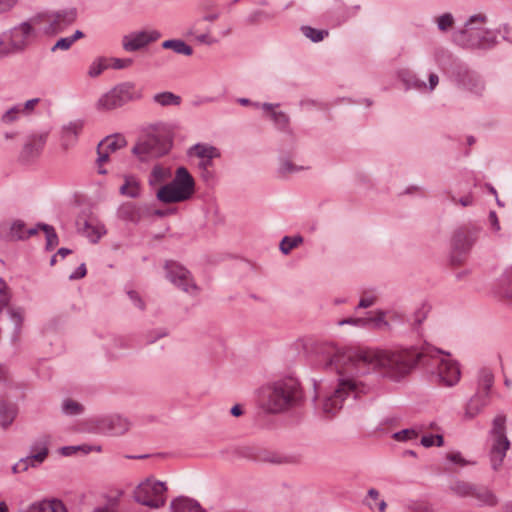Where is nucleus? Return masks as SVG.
<instances>
[{"label":"nucleus","mask_w":512,"mask_h":512,"mask_svg":"<svg viewBox=\"0 0 512 512\" xmlns=\"http://www.w3.org/2000/svg\"><path fill=\"white\" fill-rule=\"evenodd\" d=\"M97 153H98L97 163L99 165L98 172L100 174H105L106 170L102 169L101 165L108 160L110 151L106 150V149H100V143H99L98 147H97Z\"/></svg>","instance_id":"nucleus-50"},{"label":"nucleus","mask_w":512,"mask_h":512,"mask_svg":"<svg viewBox=\"0 0 512 512\" xmlns=\"http://www.w3.org/2000/svg\"><path fill=\"white\" fill-rule=\"evenodd\" d=\"M78 16L75 7L60 10H47L33 16V22L37 23L39 31L46 36H56L73 25Z\"/></svg>","instance_id":"nucleus-6"},{"label":"nucleus","mask_w":512,"mask_h":512,"mask_svg":"<svg viewBox=\"0 0 512 512\" xmlns=\"http://www.w3.org/2000/svg\"><path fill=\"white\" fill-rule=\"evenodd\" d=\"M43 453L29 454L26 457L20 459V465H22V471H26L29 467H37L43 463Z\"/></svg>","instance_id":"nucleus-38"},{"label":"nucleus","mask_w":512,"mask_h":512,"mask_svg":"<svg viewBox=\"0 0 512 512\" xmlns=\"http://www.w3.org/2000/svg\"><path fill=\"white\" fill-rule=\"evenodd\" d=\"M73 45L70 37H64V38H60L59 40L56 41V43L51 47V51L52 52H55L57 50H63V51H66V50H69L71 48V46Z\"/></svg>","instance_id":"nucleus-49"},{"label":"nucleus","mask_w":512,"mask_h":512,"mask_svg":"<svg viewBox=\"0 0 512 512\" xmlns=\"http://www.w3.org/2000/svg\"><path fill=\"white\" fill-rule=\"evenodd\" d=\"M502 283L508 286L509 290L507 291V295L512 298V267L506 270L502 275Z\"/></svg>","instance_id":"nucleus-54"},{"label":"nucleus","mask_w":512,"mask_h":512,"mask_svg":"<svg viewBox=\"0 0 512 512\" xmlns=\"http://www.w3.org/2000/svg\"><path fill=\"white\" fill-rule=\"evenodd\" d=\"M345 324H351V325H356V326H366L368 325V320H366L365 318H347V319H343L341 321H339V325H345Z\"/></svg>","instance_id":"nucleus-58"},{"label":"nucleus","mask_w":512,"mask_h":512,"mask_svg":"<svg viewBox=\"0 0 512 512\" xmlns=\"http://www.w3.org/2000/svg\"><path fill=\"white\" fill-rule=\"evenodd\" d=\"M126 430V420L120 416H111L97 419L93 422L90 431L97 434H122Z\"/></svg>","instance_id":"nucleus-16"},{"label":"nucleus","mask_w":512,"mask_h":512,"mask_svg":"<svg viewBox=\"0 0 512 512\" xmlns=\"http://www.w3.org/2000/svg\"><path fill=\"white\" fill-rule=\"evenodd\" d=\"M332 364L341 373L365 375L370 371H378L382 376L399 380L406 376L417 364L421 353L414 349L403 350H361L342 351Z\"/></svg>","instance_id":"nucleus-1"},{"label":"nucleus","mask_w":512,"mask_h":512,"mask_svg":"<svg viewBox=\"0 0 512 512\" xmlns=\"http://www.w3.org/2000/svg\"><path fill=\"white\" fill-rule=\"evenodd\" d=\"M160 37V32L154 29L131 32L130 51L142 50L150 43L157 41Z\"/></svg>","instance_id":"nucleus-19"},{"label":"nucleus","mask_w":512,"mask_h":512,"mask_svg":"<svg viewBox=\"0 0 512 512\" xmlns=\"http://www.w3.org/2000/svg\"><path fill=\"white\" fill-rule=\"evenodd\" d=\"M130 302L140 310L144 309V303L141 298L134 291H130Z\"/></svg>","instance_id":"nucleus-62"},{"label":"nucleus","mask_w":512,"mask_h":512,"mask_svg":"<svg viewBox=\"0 0 512 512\" xmlns=\"http://www.w3.org/2000/svg\"><path fill=\"white\" fill-rule=\"evenodd\" d=\"M11 44V41L8 39L7 31L4 30L0 33V60L17 55Z\"/></svg>","instance_id":"nucleus-35"},{"label":"nucleus","mask_w":512,"mask_h":512,"mask_svg":"<svg viewBox=\"0 0 512 512\" xmlns=\"http://www.w3.org/2000/svg\"><path fill=\"white\" fill-rule=\"evenodd\" d=\"M464 85L467 86L471 92L477 95L482 94L484 90V84L482 80L476 75H470L468 77V82L464 83Z\"/></svg>","instance_id":"nucleus-43"},{"label":"nucleus","mask_w":512,"mask_h":512,"mask_svg":"<svg viewBox=\"0 0 512 512\" xmlns=\"http://www.w3.org/2000/svg\"><path fill=\"white\" fill-rule=\"evenodd\" d=\"M299 382L292 377L282 378L262 387L260 401L264 410L277 414L285 412L302 401Z\"/></svg>","instance_id":"nucleus-3"},{"label":"nucleus","mask_w":512,"mask_h":512,"mask_svg":"<svg viewBox=\"0 0 512 512\" xmlns=\"http://www.w3.org/2000/svg\"><path fill=\"white\" fill-rule=\"evenodd\" d=\"M506 422V415L504 413H498L493 418L492 427L489 431V435L492 439L489 459L494 471L500 470L506 457V453L510 448V441L506 435Z\"/></svg>","instance_id":"nucleus-8"},{"label":"nucleus","mask_w":512,"mask_h":512,"mask_svg":"<svg viewBox=\"0 0 512 512\" xmlns=\"http://www.w3.org/2000/svg\"><path fill=\"white\" fill-rule=\"evenodd\" d=\"M17 4L18 0H0V15L10 12Z\"/></svg>","instance_id":"nucleus-55"},{"label":"nucleus","mask_w":512,"mask_h":512,"mask_svg":"<svg viewBox=\"0 0 512 512\" xmlns=\"http://www.w3.org/2000/svg\"><path fill=\"white\" fill-rule=\"evenodd\" d=\"M368 324L373 323L374 327L377 329H388L389 323L385 320V313L383 311H378L375 317L368 318Z\"/></svg>","instance_id":"nucleus-44"},{"label":"nucleus","mask_w":512,"mask_h":512,"mask_svg":"<svg viewBox=\"0 0 512 512\" xmlns=\"http://www.w3.org/2000/svg\"><path fill=\"white\" fill-rule=\"evenodd\" d=\"M303 241L301 236H285L280 243V250L283 254H288L293 248L297 247Z\"/></svg>","instance_id":"nucleus-41"},{"label":"nucleus","mask_w":512,"mask_h":512,"mask_svg":"<svg viewBox=\"0 0 512 512\" xmlns=\"http://www.w3.org/2000/svg\"><path fill=\"white\" fill-rule=\"evenodd\" d=\"M133 498L137 503L150 509H159L167 500L166 483L149 477L136 486Z\"/></svg>","instance_id":"nucleus-9"},{"label":"nucleus","mask_w":512,"mask_h":512,"mask_svg":"<svg viewBox=\"0 0 512 512\" xmlns=\"http://www.w3.org/2000/svg\"><path fill=\"white\" fill-rule=\"evenodd\" d=\"M195 182L185 167L176 170L175 178L159 188L157 199L165 204L188 200L194 193Z\"/></svg>","instance_id":"nucleus-7"},{"label":"nucleus","mask_w":512,"mask_h":512,"mask_svg":"<svg viewBox=\"0 0 512 512\" xmlns=\"http://www.w3.org/2000/svg\"><path fill=\"white\" fill-rule=\"evenodd\" d=\"M271 117L279 129L284 130L287 128L289 124V117L284 112L273 111L271 113Z\"/></svg>","instance_id":"nucleus-45"},{"label":"nucleus","mask_w":512,"mask_h":512,"mask_svg":"<svg viewBox=\"0 0 512 512\" xmlns=\"http://www.w3.org/2000/svg\"><path fill=\"white\" fill-rule=\"evenodd\" d=\"M47 137V132L34 133L27 136L20 152V160L24 163H30L38 158L44 149Z\"/></svg>","instance_id":"nucleus-14"},{"label":"nucleus","mask_w":512,"mask_h":512,"mask_svg":"<svg viewBox=\"0 0 512 512\" xmlns=\"http://www.w3.org/2000/svg\"><path fill=\"white\" fill-rule=\"evenodd\" d=\"M106 57H98L89 66L88 75L91 78L98 77L104 70L107 69Z\"/></svg>","instance_id":"nucleus-39"},{"label":"nucleus","mask_w":512,"mask_h":512,"mask_svg":"<svg viewBox=\"0 0 512 512\" xmlns=\"http://www.w3.org/2000/svg\"><path fill=\"white\" fill-rule=\"evenodd\" d=\"M83 128L81 121L70 122L68 125L63 127V138L74 141L80 130Z\"/></svg>","instance_id":"nucleus-37"},{"label":"nucleus","mask_w":512,"mask_h":512,"mask_svg":"<svg viewBox=\"0 0 512 512\" xmlns=\"http://www.w3.org/2000/svg\"><path fill=\"white\" fill-rule=\"evenodd\" d=\"M17 409L13 404L0 401V426L7 429L14 421Z\"/></svg>","instance_id":"nucleus-24"},{"label":"nucleus","mask_w":512,"mask_h":512,"mask_svg":"<svg viewBox=\"0 0 512 512\" xmlns=\"http://www.w3.org/2000/svg\"><path fill=\"white\" fill-rule=\"evenodd\" d=\"M342 353V351L334 347H329L328 359L324 364L325 369L334 370L339 376L337 387L331 394L324 398L322 403V411L327 416H334L343 407V403L349 395H353L354 398H357L361 394H367L371 390L370 386L356 379L358 374L341 373L336 365L331 363L337 355Z\"/></svg>","instance_id":"nucleus-2"},{"label":"nucleus","mask_w":512,"mask_h":512,"mask_svg":"<svg viewBox=\"0 0 512 512\" xmlns=\"http://www.w3.org/2000/svg\"><path fill=\"white\" fill-rule=\"evenodd\" d=\"M164 49H172L175 53L190 56L193 52L192 48L183 40L171 39L162 43Z\"/></svg>","instance_id":"nucleus-30"},{"label":"nucleus","mask_w":512,"mask_h":512,"mask_svg":"<svg viewBox=\"0 0 512 512\" xmlns=\"http://www.w3.org/2000/svg\"><path fill=\"white\" fill-rule=\"evenodd\" d=\"M77 231L91 243H97L106 233L104 226L92 212L83 211L76 219Z\"/></svg>","instance_id":"nucleus-13"},{"label":"nucleus","mask_w":512,"mask_h":512,"mask_svg":"<svg viewBox=\"0 0 512 512\" xmlns=\"http://www.w3.org/2000/svg\"><path fill=\"white\" fill-rule=\"evenodd\" d=\"M61 410L67 416H77L83 413L84 406L75 400L67 398L63 401Z\"/></svg>","instance_id":"nucleus-33"},{"label":"nucleus","mask_w":512,"mask_h":512,"mask_svg":"<svg viewBox=\"0 0 512 512\" xmlns=\"http://www.w3.org/2000/svg\"><path fill=\"white\" fill-rule=\"evenodd\" d=\"M479 229L476 227H462L458 229L452 238V262H461L460 256L467 253L477 240Z\"/></svg>","instance_id":"nucleus-12"},{"label":"nucleus","mask_w":512,"mask_h":512,"mask_svg":"<svg viewBox=\"0 0 512 512\" xmlns=\"http://www.w3.org/2000/svg\"><path fill=\"white\" fill-rule=\"evenodd\" d=\"M128 99V84L122 83L104 94L97 103L99 109L112 110L125 104Z\"/></svg>","instance_id":"nucleus-15"},{"label":"nucleus","mask_w":512,"mask_h":512,"mask_svg":"<svg viewBox=\"0 0 512 512\" xmlns=\"http://www.w3.org/2000/svg\"><path fill=\"white\" fill-rule=\"evenodd\" d=\"M404 82L407 88H415L418 90L426 88V83L417 79L415 76H409V78L404 79Z\"/></svg>","instance_id":"nucleus-52"},{"label":"nucleus","mask_w":512,"mask_h":512,"mask_svg":"<svg viewBox=\"0 0 512 512\" xmlns=\"http://www.w3.org/2000/svg\"><path fill=\"white\" fill-rule=\"evenodd\" d=\"M494 384V374L489 368H482L479 370L477 378V390L476 392H482V394H488L490 397L491 388Z\"/></svg>","instance_id":"nucleus-23"},{"label":"nucleus","mask_w":512,"mask_h":512,"mask_svg":"<svg viewBox=\"0 0 512 512\" xmlns=\"http://www.w3.org/2000/svg\"><path fill=\"white\" fill-rule=\"evenodd\" d=\"M450 200L453 203H459L463 207L471 206L473 204V196L471 194L464 195L463 197L456 199L455 196L451 195Z\"/></svg>","instance_id":"nucleus-56"},{"label":"nucleus","mask_w":512,"mask_h":512,"mask_svg":"<svg viewBox=\"0 0 512 512\" xmlns=\"http://www.w3.org/2000/svg\"><path fill=\"white\" fill-rule=\"evenodd\" d=\"M7 313L14 324V334L19 335L24 322L25 309L20 306H13L8 308Z\"/></svg>","instance_id":"nucleus-27"},{"label":"nucleus","mask_w":512,"mask_h":512,"mask_svg":"<svg viewBox=\"0 0 512 512\" xmlns=\"http://www.w3.org/2000/svg\"><path fill=\"white\" fill-rule=\"evenodd\" d=\"M142 135L132 152L140 161H147L167 154L172 148V138L156 125L142 128Z\"/></svg>","instance_id":"nucleus-4"},{"label":"nucleus","mask_w":512,"mask_h":512,"mask_svg":"<svg viewBox=\"0 0 512 512\" xmlns=\"http://www.w3.org/2000/svg\"><path fill=\"white\" fill-rule=\"evenodd\" d=\"M172 176L171 169L157 164L153 167L148 182L151 186H157L164 181L168 180Z\"/></svg>","instance_id":"nucleus-25"},{"label":"nucleus","mask_w":512,"mask_h":512,"mask_svg":"<svg viewBox=\"0 0 512 512\" xmlns=\"http://www.w3.org/2000/svg\"><path fill=\"white\" fill-rule=\"evenodd\" d=\"M153 101L162 107L178 106L181 103V97L170 91H164L155 94Z\"/></svg>","instance_id":"nucleus-26"},{"label":"nucleus","mask_w":512,"mask_h":512,"mask_svg":"<svg viewBox=\"0 0 512 512\" xmlns=\"http://www.w3.org/2000/svg\"><path fill=\"white\" fill-rule=\"evenodd\" d=\"M23 512H68L61 500L43 499L31 503Z\"/></svg>","instance_id":"nucleus-20"},{"label":"nucleus","mask_w":512,"mask_h":512,"mask_svg":"<svg viewBox=\"0 0 512 512\" xmlns=\"http://www.w3.org/2000/svg\"><path fill=\"white\" fill-rule=\"evenodd\" d=\"M106 63H107V69L113 68V69H123L127 66V60L122 58H107L106 57Z\"/></svg>","instance_id":"nucleus-51"},{"label":"nucleus","mask_w":512,"mask_h":512,"mask_svg":"<svg viewBox=\"0 0 512 512\" xmlns=\"http://www.w3.org/2000/svg\"><path fill=\"white\" fill-rule=\"evenodd\" d=\"M38 226L41 230L44 231L46 236V249L52 250L55 246L58 245L59 239L58 235L53 226L48 224L39 223Z\"/></svg>","instance_id":"nucleus-34"},{"label":"nucleus","mask_w":512,"mask_h":512,"mask_svg":"<svg viewBox=\"0 0 512 512\" xmlns=\"http://www.w3.org/2000/svg\"><path fill=\"white\" fill-rule=\"evenodd\" d=\"M447 459L460 466H466L468 464V461H466L459 452L449 453Z\"/></svg>","instance_id":"nucleus-59"},{"label":"nucleus","mask_w":512,"mask_h":512,"mask_svg":"<svg viewBox=\"0 0 512 512\" xmlns=\"http://www.w3.org/2000/svg\"><path fill=\"white\" fill-rule=\"evenodd\" d=\"M421 445L424 447H431L435 445L434 435H425L421 438Z\"/></svg>","instance_id":"nucleus-64"},{"label":"nucleus","mask_w":512,"mask_h":512,"mask_svg":"<svg viewBox=\"0 0 512 512\" xmlns=\"http://www.w3.org/2000/svg\"><path fill=\"white\" fill-rule=\"evenodd\" d=\"M486 17L473 15L466 22L465 28L455 34V41L469 48L486 49L496 44V34L493 31L484 30L481 26Z\"/></svg>","instance_id":"nucleus-5"},{"label":"nucleus","mask_w":512,"mask_h":512,"mask_svg":"<svg viewBox=\"0 0 512 512\" xmlns=\"http://www.w3.org/2000/svg\"><path fill=\"white\" fill-rule=\"evenodd\" d=\"M490 403L488 394L482 392H475L473 396L465 403L463 407L462 420L471 421L483 412L485 407Z\"/></svg>","instance_id":"nucleus-18"},{"label":"nucleus","mask_w":512,"mask_h":512,"mask_svg":"<svg viewBox=\"0 0 512 512\" xmlns=\"http://www.w3.org/2000/svg\"><path fill=\"white\" fill-rule=\"evenodd\" d=\"M50 442V437L48 435H41L38 437L35 441L32 442L30 446V453L29 454H37V453H43V462L48 456L49 449L48 445Z\"/></svg>","instance_id":"nucleus-32"},{"label":"nucleus","mask_w":512,"mask_h":512,"mask_svg":"<svg viewBox=\"0 0 512 512\" xmlns=\"http://www.w3.org/2000/svg\"><path fill=\"white\" fill-rule=\"evenodd\" d=\"M302 32L307 38H309L313 42H319V41L323 40L325 36L328 35L327 31L318 30V29L312 28L310 26H303Z\"/></svg>","instance_id":"nucleus-42"},{"label":"nucleus","mask_w":512,"mask_h":512,"mask_svg":"<svg viewBox=\"0 0 512 512\" xmlns=\"http://www.w3.org/2000/svg\"><path fill=\"white\" fill-rule=\"evenodd\" d=\"M461 372L457 362L443 358L438 364V377L440 382L447 387H452L460 380Z\"/></svg>","instance_id":"nucleus-17"},{"label":"nucleus","mask_w":512,"mask_h":512,"mask_svg":"<svg viewBox=\"0 0 512 512\" xmlns=\"http://www.w3.org/2000/svg\"><path fill=\"white\" fill-rule=\"evenodd\" d=\"M126 145V139L123 135L115 134L107 136L100 142V149H106L110 152H115L116 150L124 147Z\"/></svg>","instance_id":"nucleus-28"},{"label":"nucleus","mask_w":512,"mask_h":512,"mask_svg":"<svg viewBox=\"0 0 512 512\" xmlns=\"http://www.w3.org/2000/svg\"><path fill=\"white\" fill-rule=\"evenodd\" d=\"M201 171V177L205 182H211L215 179V173L211 168H199Z\"/></svg>","instance_id":"nucleus-61"},{"label":"nucleus","mask_w":512,"mask_h":512,"mask_svg":"<svg viewBox=\"0 0 512 512\" xmlns=\"http://www.w3.org/2000/svg\"><path fill=\"white\" fill-rule=\"evenodd\" d=\"M454 23L453 16L450 13H445L437 18V26L441 31H447Z\"/></svg>","instance_id":"nucleus-46"},{"label":"nucleus","mask_w":512,"mask_h":512,"mask_svg":"<svg viewBox=\"0 0 512 512\" xmlns=\"http://www.w3.org/2000/svg\"><path fill=\"white\" fill-rule=\"evenodd\" d=\"M475 486V484L457 480L450 486V490L459 497H472Z\"/></svg>","instance_id":"nucleus-31"},{"label":"nucleus","mask_w":512,"mask_h":512,"mask_svg":"<svg viewBox=\"0 0 512 512\" xmlns=\"http://www.w3.org/2000/svg\"><path fill=\"white\" fill-rule=\"evenodd\" d=\"M37 23L33 22V16L9 29L8 39L17 54L24 53L38 36Z\"/></svg>","instance_id":"nucleus-10"},{"label":"nucleus","mask_w":512,"mask_h":512,"mask_svg":"<svg viewBox=\"0 0 512 512\" xmlns=\"http://www.w3.org/2000/svg\"><path fill=\"white\" fill-rule=\"evenodd\" d=\"M301 169V167H297L295 166L294 164H292L290 161L288 160H284L282 163H281V166H280V172L282 174H288V173H294V172H297Z\"/></svg>","instance_id":"nucleus-57"},{"label":"nucleus","mask_w":512,"mask_h":512,"mask_svg":"<svg viewBox=\"0 0 512 512\" xmlns=\"http://www.w3.org/2000/svg\"><path fill=\"white\" fill-rule=\"evenodd\" d=\"M190 151L193 152L200 159L220 157L219 150L216 147L208 144H195L194 146H192Z\"/></svg>","instance_id":"nucleus-29"},{"label":"nucleus","mask_w":512,"mask_h":512,"mask_svg":"<svg viewBox=\"0 0 512 512\" xmlns=\"http://www.w3.org/2000/svg\"><path fill=\"white\" fill-rule=\"evenodd\" d=\"M87 273L86 266L82 263L73 273L70 274V280H78L83 278Z\"/></svg>","instance_id":"nucleus-60"},{"label":"nucleus","mask_w":512,"mask_h":512,"mask_svg":"<svg viewBox=\"0 0 512 512\" xmlns=\"http://www.w3.org/2000/svg\"><path fill=\"white\" fill-rule=\"evenodd\" d=\"M166 278L171 284L181 289L183 292L196 295L198 287L195 284L191 273L182 265L175 261L165 263Z\"/></svg>","instance_id":"nucleus-11"},{"label":"nucleus","mask_w":512,"mask_h":512,"mask_svg":"<svg viewBox=\"0 0 512 512\" xmlns=\"http://www.w3.org/2000/svg\"><path fill=\"white\" fill-rule=\"evenodd\" d=\"M417 432L414 429H403L394 433L393 437L397 441H407L417 438Z\"/></svg>","instance_id":"nucleus-47"},{"label":"nucleus","mask_w":512,"mask_h":512,"mask_svg":"<svg viewBox=\"0 0 512 512\" xmlns=\"http://www.w3.org/2000/svg\"><path fill=\"white\" fill-rule=\"evenodd\" d=\"M39 102H40V98H33L30 100H27L24 103V105H21L22 114L29 115Z\"/></svg>","instance_id":"nucleus-53"},{"label":"nucleus","mask_w":512,"mask_h":512,"mask_svg":"<svg viewBox=\"0 0 512 512\" xmlns=\"http://www.w3.org/2000/svg\"><path fill=\"white\" fill-rule=\"evenodd\" d=\"M26 225L22 220H15L10 227L9 238L12 240H26Z\"/></svg>","instance_id":"nucleus-36"},{"label":"nucleus","mask_w":512,"mask_h":512,"mask_svg":"<svg viewBox=\"0 0 512 512\" xmlns=\"http://www.w3.org/2000/svg\"><path fill=\"white\" fill-rule=\"evenodd\" d=\"M78 450H82L85 454H87V453H89L92 450V448L90 446H87V445H82V446H65V447L61 448V453L64 456H71V455H73Z\"/></svg>","instance_id":"nucleus-48"},{"label":"nucleus","mask_w":512,"mask_h":512,"mask_svg":"<svg viewBox=\"0 0 512 512\" xmlns=\"http://www.w3.org/2000/svg\"><path fill=\"white\" fill-rule=\"evenodd\" d=\"M376 301V298L374 296L370 297H363L360 299L358 307L359 308H368L371 307Z\"/></svg>","instance_id":"nucleus-63"},{"label":"nucleus","mask_w":512,"mask_h":512,"mask_svg":"<svg viewBox=\"0 0 512 512\" xmlns=\"http://www.w3.org/2000/svg\"><path fill=\"white\" fill-rule=\"evenodd\" d=\"M171 512H204L200 504L188 497L179 496L170 504Z\"/></svg>","instance_id":"nucleus-21"},{"label":"nucleus","mask_w":512,"mask_h":512,"mask_svg":"<svg viewBox=\"0 0 512 512\" xmlns=\"http://www.w3.org/2000/svg\"><path fill=\"white\" fill-rule=\"evenodd\" d=\"M22 114L21 112V105H15L13 107H11L10 109H8L2 116H1V122L4 123V124H12L14 122H16L20 115Z\"/></svg>","instance_id":"nucleus-40"},{"label":"nucleus","mask_w":512,"mask_h":512,"mask_svg":"<svg viewBox=\"0 0 512 512\" xmlns=\"http://www.w3.org/2000/svg\"><path fill=\"white\" fill-rule=\"evenodd\" d=\"M472 497L478 501L480 506L494 507L499 502L494 492L486 486L476 485Z\"/></svg>","instance_id":"nucleus-22"}]
</instances>
